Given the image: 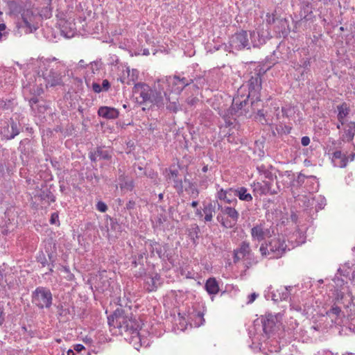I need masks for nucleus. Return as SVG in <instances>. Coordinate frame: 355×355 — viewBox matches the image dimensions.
Segmentation results:
<instances>
[{
	"mask_svg": "<svg viewBox=\"0 0 355 355\" xmlns=\"http://www.w3.org/2000/svg\"><path fill=\"white\" fill-rule=\"evenodd\" d=\"M119 187L123 191H132L135 188V182L132 179L128 178L124 175L119 177Z\"/></svg>",
	"mask_w": 355,
	"mask_h": 355,
	"instance_id": "nucleus-27",
	"label": "nucleus"
},
{
	"mask_svg": "<svg viewBox=\"0 0 355 355\" xmlns=\"http://www.w3.org/2000/svg\"><path fill=\"white\" fill-rule=\"evenodd\" d=\"M92 89L96 93H100L103 91L101 86L98 83H92Z\"/></svg>",
	"mask_w": 355,
	"mask_h": 355,
	"instance_id": "nucleus-58",
	"label": "nucleus"
},
{
	"mask_svg": "<svg viewBox=\"0 0 355 355\" xmlns=\"http://www.w3.org/2000/svg\"><path fill=\"white\" fill-rule=\"evenodd\" d=\"M110 82L107 79L103 80V83H102V86H101L103 91H107L110 89Z\"/></svg>",
	"mask_w": 355,
	"mask_h": 355,
	"instance_id": "nucleus-59",
	"label": "nucleus"
},
{
	"mask_svg": "<svg viewBox=\"0 0 355 355\" xmlns=\"http://www.w3.org/2000/svg\"><path fill=\"white\" fill-rule=\"evenodd\" d=\"M338 110V120L341 123V125L344 124L345 118L349 114L350 109L346 103H343L341 105L337 106Z\"/></svg>",
	"mask_w": 355,
	"mask_h": 355,
	"instance_id": "nucleus-31",
	"label": "nucleus"
},
{
	"mask_svg": "<svg viewBox=\"0 0 355 355\" xmlns=\"http://www.w3.org/2000/svg\"><path fill=\"white\" fill-rule=\"evenodd\" d=\"M37 262L40 263L43 267L48 264L47 259L42 252H40L37 256Z\"/></svg>",
	"mask_w": 355,
	"mask_h": 355,
	"instance_id": "nucleus-47",
	"label": "nucleus"
},
{
	"mask_svg": "<svg viewBox=\"0 0 355 355\" xmlns=\"http://www.w3.org/2000/svg\"><path fill=\"white\" fill-rule=\"evenodd\" d=\"M52 301V293L46 287L39 286L32 293V303L40 309L50 308Z\"/></svg>",
	"mask_w": 355,
	"mask_h": 355,
	"instance_id": "nucleus-6",
	"label": "nucleus"
},
{
	"mask_svg": "<svg viewBox=\"0 0 355 355\" xmlns=\"http://www.w3.org/2000/svg\"><path fill=\"white\" fill-rule=\"evenodd\" d=\"M326 314L331 318V321L336 322V320L340 316L341 309L338 306H333L326 312Z\"/></svg>",
	"mask_w": 355,
	"mask_h": 355,
	"instance_id": "nucleus-38",
	"label": "nucleus"
},
{
	"mask_svg": "<svg viewBox=\"0 0 355 355\" xmlns=\"http://www.w3.org/2000/svg\"><path fill=\"white\" fill-rule=\"evenodd\" d=\"M253 190V193L255 196L259 195H275L277 194L279 190V187L277 189L272 188V184L270 181H263L262 182H253L251 184Z\"/></svg>",
	"mask_w": 355,
	"mask_h": 355,
	"instance_id": "nucleus-11",
	"label": "nucleus"
},
{
	"mask_svg": "<svg viewBox=\"0 0 355 355\" xmlns=\"http://www.w3.org/2000/svg\"><path fill=\"white\" fill-rule=\"evenodd\" d=\"M151 89H152L147 84L144 83H137L135 84L132 92L139 96L141 98L139 103L144 104L148 103L149 101Z\"/></svg>",
	"mask_w": 355,
	"mask_h": 355,
	"instance_id": "nucleus-14",
	"label": "nucleus"
},
{
	"mask_svg": "<svg viewBox=\"0 0 355 355\" xmlns=\"http://www.w3.org/2000/svg\"><path fill=\"white\" fill-rule=\"evenodd\" d=\"M217 193L216 194V198L220 200H223L228 204H231L233 202H236V199L234 198V189L232 188H229L227 189H223L220 188L219 184L216 185Z\"/></svg>",
	"mask_w": 355,
	"mask_h": 355,
	"instance_id": "nucleus-16",
	"label": "nucleus"
},
{
	"mask_svg": "<svg viewBox=\"0 0 355 355\" xmlns=\"http://www.w3.org/2000/svg\"><path fill=\"white\" fill-rule=\"evenodd\" d=\"M136 207V202L134 200H129L128 202L125 205V209L131 211L133 210Z\"/></svg>",
	"mask_w": 355,
	"mask_h": 355,
	"instance_id": "nucleus-54",
	"label": "nucleus"
},
{
	"mask_svg": "<svg viewBox=\"0 0 355 355\" xmlns=\"http://www.w3.org/2000/svg\"><path fill=\"white\" fill-rule=\"evenodd\" d=\"M110 227L112 230H116L117 226H119L117 220L114 218H110Z\"/></svg>",
	"mask_w": 355,
	"mask_h": 355,
	"instance_id": "nucleus-61",
	"label": "nucleus"
},
{
	"mask_svg": "<svg viewBox=\"0 0 355 355\" xmlns=\"http://www.w3.org/2000/svg\"><path fill=\"white\" fill-rule=\"evenodd\" d=\"M173 79L175 80L173 83L178 87L177 89H178L179 93L181 92L187 86L191 85L194 81L196 82V85L200 84V85H202L205 83V79L201 77L196 79L190 77H180V76L175 75L173 76Z\"/></svg>",
	"mask_w": 355,
	"mask_h": 355,
	"instance_id": "nucleus-13",
	"label": "nucleus"
},
{
	"mask_svg": "<svg viewBox=\"0 0 355 355\" xmlns=\"http://www.w3.org/2000/svg\"><path fill=\"white\" fill-rule=\"evenodd\" d=\"M94 281V287L99 292H104L110 286L109 278L103 273H101L98 275H97L95 277Z\"/></svg>",
	"mask_w": 355,
	"mask_h": 355,
	"instance_id": "nucleus-23",
	"label": "nucleus"
},
{
	"mask_svg": "<svg viewBox=\"0 0 355 355\" xmlns=\"http://www.w3.org/2000/svg\"><path fill=\"white\" fill-rule=\"evenodd\" d=\"M205 288L209 295H216L220 290L218 283L214 277H210L206 281Z\"/></svg>",
	"mask_w": 355,
	"mask_h": 355,
	"instance_id": "nucleus-28",
	"label": "nucleus"
},
{
	"mask_svg": "<svg viewBox=\"0 0 355 355\" xmlns=\"http://www.w3.org/2000/svg\"><path fill=\"white\" fill-rule=\"evenodd\" d=\"M107 320L109 326L118 329L120 334L130 335V338H125V339L129 340L135 349H138L142 345L139 333L140 324L130 310L118 308L112 315L107 318Z\"/></svg>",
	"mask_w": 355,
	"mask_h": 355,
	"instance_id": "nucleus-1",
	"label": "nucleus"
},
{
	"mask_svg": "<svg viewBox=\"0 0 355 355\" xmlns=\"http://www.w3.org/2000/svg\"><path fill=\"white\" fill-rule=\"evenodd\" d=\"M252 250L250 248V245L249 242L242 241L239 245V247L236 249L234 250L233 254V259L234 263L239 262L240 260H242L245 257L249 256V254L252 252Z\"/></svg>",
	"mask_w": 355,
	"mask_h": 355,
	"instance_id": "nucleus-15",
	"label": "nucleus"
},
{
	"mask_svg": "<svg viewBox=\"0 0 355 355\" xmlns=\"http://www.w3.org/2000/svg\"><path fill=\"white\" fill-rule=\"evenodd\" d=\"M139 78V71L137 69H132L131 71L128 69V80L125 82L122 78L120 79L121 82L123 83H126L127 85H130L131 83H135Z\"/></svg>",
	"mask_w": 355,
	"mask_h": 355,
	"instance_id": "nucleus-35",
	"label": "nucleus"
},
{
	"mask_svg": "<svg viewBox=\"0 0 355 355\" xmlns=\"http://www.w3.org/2000/svg\"><path fill=\"white\" fill-rule=\"evenodd\" d=\"M155 220L153 222V227L155 228H161L163 223L166 222V217L163 214L157 215L155 218Z\"/></svg>",
	"mask_w": 355,
	"mask_h": 355,
	"instance_id": "nucleus-42",
	"label": "nucleus"
},
{
	"mask_svg": "<svg viewBox=\"0 0 355 355\" xmlns=\"http://www.w3.org/2000/svg\"><path fill=\"white\" fill-rule=\"evenodd\" d=\"M44 79L47 87H55L62 84L61 73L58 69H53L50 71L49 73H46V77Z\"/></svg>",
	"mask_w": 355,
	"mask_h": 355,
	"instance_id": "nucleus-19",
	"label": "nucleus"
},
{
	"mask_svg": "<svg viewBox=\"0 0 355 355\" xmlns=\"http://www.w3.org/2000/svg\"><path fill=\"white\" fill-rule=\"evenodd\" d=\"M293 68L299 73L297 80H304V76L309 71L310 60L308 58H303L299 62H293Z\"/></svg>",
	"mask_w": 355,
	"mask_h": 355,
	"instance_id": "nucleus-18",
	"label": "nucleus"
},
{
	"mask_svg": "<svg viewBox=\"0 0 355 355\" xmlns=\"http://www.w3.org/2000/svg\"><path fill=\"white\" fill-rule=\"evenodd\" d=\"M267 245H268L270 248V259L282 257L287 248L285 240L279 236L270 239L268 243H267Z\"/></svg>",
	"mask_w": 355,
	"mask_h": 355,
	"instance_id": "nucleus-9",
	"label": "nucleus"
},
{
	"mask_svg": "<svg viewBox=\"0 0 355 355\" xmlns=\"http://www.w3.org/2000/svg\"><path fill=\"white\" fill-rule=\"evenodd\" d=\"M242 260L245 261V266L247 268L255 266L259 262L257 258L254 256L252 252L249 254V256L245 257Z\"/></svg>",
	"mask_w": 355,
	"mask_h": 355,
	"instance_id": "nucleus-40",
	"label": "nucleus"
},
{
	"mask_svg": "<svg viewBox=\"0 0 355 355\" xmlns=\"http://www.w3.org/2000/svg\"><path fill=\"white\" fill-rule=\"evenodd\" d=\"M303 9L304 12L309 14L312 12V7L311 4L309 1H304L303 3Z\"/></svg>",
	"mask_w": 355,
	"mask_h": 355,
	"instance_id": "nucleus-53",
	"label": "nucleus"
},
{
	"mask_svg": "<svg viewBox=\"0 0 355 355\" xmlns=\"http://www.w3.org/2000/svg\"><path fill=\"white\" fill-rule=\"evenodd\" d=\"M73 349L77 352H80L85 349V347L82 344H76L73 345Z\"/></svg>",
	"mask_w": 355,
	"mask_h": 355,
	"instance_id": "nucleus-64",
	"label": "nucleus"
},
{
	"mask_svg": "<svg viewBox=\"0 0 355 355\" xmlns=\"http://www.w3.org/2000/svg\"><path fill=\"white\" fill-rule=\"evenodd\" d=\"M22 130L23 126L19 121L12 118L0 119V138L1 140H12Z\"/></svg>",
	"mask_w": 355,
	"mask_h": 355,
	"instance_id": "nucleus-2",
	"label": "nucleus"
},
{
	"mask_svg": "<svg viewBox=\"0 0 355 355\" xmlns=\"http://www.w3.org/2000/svg\"><path fill=\"white\" fill-rule=\"evenodd\" d=\"M332 162H334V166L340 168H344L347 164L348 159L345 155H343L341 153V151L336 150L333 153Z\"/></svg>",
	"mask_w": 355,
	"mask_h": 355,
	"instance_id": "nucleus-26",
	"label": "nucleus"
},
{
	"mask_svg": "<svg viewBox=\"0 0 355 355\" xmlns=\"http://www.w3.org/2000/svg\"><path fill=\"white\" fill-rule=\"evenodd\" d=\"M39 197L41 200H49L50 202H53L55 201V197L53 194V193L48 189L42 190L40 193L39 194Z\"/></svg>",
	"mask_w": 355,
	"mask_h": 355,
	"instance_id": "nucleus-39",
	"label": "nucleus"
},
{
	"mask_svg": "<svg viewBox=\"0 0 355 355\" xmlns=\"http://www.w3.org/2000/svg\"><path fill=\"white\" fill-rule=\"evenodd\" d=\"M160 280L161 277L157 273L154 275H148L145 279L146 289L148 292L155 291L161 284Z\"/></svg>",
	"mask_w": 355,
	"mask_h": 355,
	"instance_id": "nucleus-21",
	"label": "nucleus"
},
{
	"mask_svg": "<svg viewBox=\"0 0 355 355\" xmlns=\"http://www.w3.org/2000/svg\"><path fill=\"white\" fill-rule=\"evenodd\" d=\"M21 19H22V21H21V24H20L19 26L21 28L26 27V28H28V29H30L31 31V24L28 21V19L26 15H25V13L21 14Z\"/></svg>",
	"mask_w": 355,
	"mask_h": 355,
	"instance_id": "nucleus-46",
	"label": "nucleus"
},
{
	"mask_svg": "<svg viewBox=\"0 0 355 355\" xmlns=\"http://www.w3.org/2000/svg\"><path fill=\"white\" fill-rule=\"evenodd\" d=\"M257 169L259 173L263 175L264 178L266 179L272 180L274 178H277L264 164L258 165Z\"/></svg>",
	"mask_w": 355,
	"mask_h": 355,
	"instance_id": "nucleus-37",
	"label": "nucleus"
},
{
	"mask_svg": "<svg viewBox=\"0 0 355 355\" xmlns=\"http://www.w3.org/2000/svg\"><path fill=\"white\" fill-rule=\"evenodd\" d=\"M50 223L54 225H59V217L57 213H53L51 216Z\"/></svg>",
	"mask_w": 355,
	"mask_h": 355,
	"instance_id": "nucleus-55",
	"label": "nucleus"
},
{
	"mask_svg": "<svg viewBox=\"0 0 355 355\" xmlns=\"http://www.w3.org/2000/svg\"><path fill=\"white\" fill-rule=\"evenodd\" d=\"M170 178L174 182V187L179 191H182L183 184L182 180L178 178V171L173 170L170 171Z\"/></svg>",
	"mask_w": 355,
	"mask_h": 355,
	"instance_id": "nucleus-34",
	"label": "nucleus"
},
{
	"mask_svg": "<svg viewBox=\"0 0 355 355\" xmlns=\"http://www.w3.org/2000/svg\"><path fill=\"white\" fill-rule=\"evenodd\" d=\"M218 201H211L204 204L202 212L205 214V222H211L213 219V215L216 212V207L218 206Z\"/></svg>",
	"mask_w": 355,
	"mask_h": 355,
	"instance_id": "nucleus-25",
	"label": "nucleus"
},
{
	"mask_svg": "<svg viewBox=\"0 0 355 355\" xmlns=\"http://www.w3.org/2000/svg\"><path fill=\"white\" fill-rule=\"evenodd\" d=\"M200 232V227L196 223L191 225L190 227L188 228V236L193 241V243H196L197 240L198 239Z\"/></svg>",
	"mask_w": 355,
	"mask_h": 355,
	"instance_id": "nucleus-33",
	"label": "nucleus"
},
{
	"mask_svg": "<svg viewBox=\"0 0 355 355\" xmlns=\"http://www.w3.org/2000/svg\"><path fill=\"white\" fill-rule=\"evenodd\" d=\"M259 251H260V252H261L262 256L269 255L270 257V248H269V246L267 245V243H262L261 245L260 248H259Z\"/></svg>",
	"mask_w": 355,
	"mask_h": 355,
	"instance_id": "nucleus-49",
	"label": "nucleus"
},
{
	"mask_svg": "<svg viewBox=\"0 0 355 355\" xmlns=\"http://www.w3.org/2000/svg\"><path fill=\"white\" fill-rule=\"evenodd\" d=\"M257 297H258V295L256 294L255 293H251L250 295H248V304L252 303L256 300V298Z\"/></svg>",
	"mask_w": 355,
	"mask_h": 355,
	"instance_id": "nucleus-63",
	"label": "nucleus"
},
{
	"mask_svg": "<svg viewBox=\"0 0 355 355\" xmlns=\"http://www.w3.org/2000/svg\"><path fill=\"white\" fill-rule=\"evenodd\" d=\"M261 69L256 71L247 82L248 88V98H250L251 106L260 101V92L261 89Z\"/></svg>",
	"mask_w": 355,
	"mask_h": 355,
	"instance_id": "nucleus-5",
	"label": "nucleus"
},
{
	"mask_svg": "<svg viewBox=\"0 0 355 355\" xmlns=\"http://www.w3.org/2000/svg\"><path fill=\"white\" fill-rule=\"evenodd\" d=\"M44 90L42 87L41 84L37 85L35 83H29L24 86V92L26 94L28 92L33 96H40L43 93Z\"/></svg>",
	"mask_w": 355,
	"mask_h": 355,
	"instance_id": "nucleus-30",
	"label": "nucleus"
},
{
	"mask_svg": "<svg viewBox=\"0 0 355 355\" xmlns=\"http://www.w3.org/2000/svg\"><path fill=\"white\" fill-rule=\"evenodd\" d=\"M310 138L308 136H304L301 139V144L303 146H307L310 144Z\"/></svg>",
	"mask_w": 355,
	"mask_h": 355,
	"instance_id": "nucleus-60",
	"label": "nucleus"
},
{
	"mask_svg": "<svg viewBox=\"0 0 355 355\" xmlns=\"http://www.w3.org/2000/svg\"><path fill=\"white\" fill-rule=\"evenodd\" d=\"M61 270L67 274L66 279L69 281H72L74 279V275L70 271L69 267L67 266H62Z\"/></svg>",
	"mask_w": 355,
	"mask_h": 355,
	"instance_id": "nucleus-44",
	"label": "nucleus"
},
{
	"mask_svg": "<svg viewBox=\"0 0 355 355\" xmlns=\"http://www.w3.org/2000/svg\"><path fill=\"white\" fill-rule=\"evenodd\" d=\"M315 206V210L318 211L319 209H322L326 205V200L322 196H319L318 198H312L311 199H308L307 204L306 206L307 207L310 206Z\"/></svg>",
	"mask_w": 355,
	"mask_h": 355,
	"instance_id": "nucleus-32",
	"label": "nucleus"
},
{
	"mask_svg": "<svg viewBox=\"0 0 355 355\" xmlns=\"http://www.w3.org/2000/svg\"><path fill=\"white\" fill-rule=\"evenodd\" d=\"M168 104L166 105L167 110L176 113L179 110V104L177 102H171L168 101Z\"/></svg>",
	"mask_w": 355,
	"mask_h": 355,
	"instance_id": "nucleus-45",
	"label": "nucleus"
},
{
	"mask_svg": "<svg viewBox=\"0 0 355 355\" xmlns=\"http://www.w3.org/2000/svg\"><path fill=\"white\" fill-rule=\"evenodd\" d=\"M277 318L272 314H268L261 319L263 331L266 335H269L274 331Z\"/></svg>",
	"mask_w": 355,
	"mask_h": 355,
	"instance_id": "nucleus-22",
	"label": "nucleus"
},
{
	"mask_svg": "<svg viewBox=\"0 0 355 355\" xmlns=\"http://www.w3.org/2000/svg\"><path fill=\"white\" fill-rule=\"evenodd\" d=\"M218 209L220 210L222 214H218L216 220L220 225L225 228H232L237 223L239 218V212L233 207L218 204Z\"/></svg>",
	"mask_w": 355,
	"mask_h": 355,
	"instance_id": "nucleus-4",
	"label": "nucleus"
},
{
	"mask_svg": "<svg viewBox=\"0 0 355 355\" xmlns=\"http://www.w3.org/2000/svg\"><path fill=\"white\" fill-rule=\"evenodd\" d=\"M168 249V244L162 245L155 241H150L151 256L157 254L161 259H165L167 257L166 252Z\"/></svg>",
	"mask_w": 355,
	"mask_h": 355,
	"instance_id": "nucleus-17",
	"label": "nucleus"
},
{
	"mask_svg": "<svg viewBox=\"0 0 355 355\" xmlns=\"http://www.w3.org/2000/svg\"><path fill=\"white\" fill-rule=\"evenodd\" d=\"M96 154H97V156L99 159H103L105 160H109L112 157L109 150H105L102 147H98L96 148Z\"/></svg>",
	"mask_w": 355,
	"mask_h": 355,
	"instance_id": "nucleus-41",
	"label": "nucleus"
},
{
	"mask_svg": "<svg viewBox=\"0 0 355 355\" xmlns=\"http://www.w3.org/2000/svg\"><path fill=\"white\" fill-rule=\"evenodd\" d=\"M248 98H248V96L244 98L243 96H238L234 98L232 100V106L229 109L228 112H230L231 114H234L239 111H241L243 110L245 112H247L245 110V107L248 103Z\"/></svg>",
	"mask_w": 355,
	"mask_h": 355,
	"instance_id": "nucleus-20",
	"label": "nucleus"
},
{
	"mask_svg": "<svg viewBox=\"0 0 355 355\" xmlns=\"http://www.w3.org/2000/svg\"><path fill=\"white\" fill-rule=\"evenodd\" d=\"M229 42L230 46L237 51L250 49L248 35L245 31H241L232 35Z\"/></svg>",
	"mask_w": 355,
	"mask_h": 355,
	"instance_id": "nucleus-8",
	"label": "nucleus"
},
{
	"mask_svg": "<svg viewBox=\"0 0 355 355\" xmlns=\"http://www.w3.org/2000/svg\"><path fill=\"white\" fill-rule=\"evenodd\" d=\"M98 114L106 119H115L118 118L119 112L114 107L102 106L99 107Z\"/></svg>",
	"mask_w": 355,
	"mask_h": 355,
	"instance_id": "nucleus-24",
	"label": "nucleus"
},
{
	"mask_svg": "<svg viewBox=\"0 0 355 355\" xmlns=\"http://www.w3.org/2000/svg\"><path fill=\"white\" fill-rule=\"evenodd\" d=\"M223 118L224 119L225 125L227 127H230L234 124V121H232V119H231L227 114L223 115Z\"/></svg>",
	"mask_w": 355,
	"mask_h": 355,
	"instance_id": "nucleus-56",
	"label": "nucleus"
},
{
	"mask_svg": "<svg viewBox=\"0 0 355 355\" xmlns=\"http://www.w3.org/2000/svg\"><path fill=\"white\" fill-rule=\"evenodd\" d=\"M57 60L55 58L53 59H44L41 58L37 60V66H38V73L40 74L43 77H46V73H49L50 71L53 69H58L59 68L60 64L58 62H55Z\"/></svg>",
	"mask_w": 355,
	"mask_h": 355,
	"instance_id": "nucleus-12",
	"label": "nucleus"
},
{
	"mask_svg": "<svg viewBox=\"0 0 355 355\" xmlns=\"http://www.w3.org/2000/svg\"><path fill=\"white\" fill-rule=\"evenodd\" d=\"M252 241L261 242L266 238H270L273 234V230L268 227L265 223L256 224L250 231Z\"/></svg>",
	"mask_w": 355,
	"mask_h": 355,
	"instance_id": "nucleus-10",
	"label": "nucleus"
},
{
	"mask_svg": "<svg viewBox=\"0 0 355 355\" xmlns=\"http://www.w3.org/2000/svg\"><path fill=\"white\" fill-rule=\"evenodd\" d=\"M96 209L102 213L107 210V205L103 201H98L96 205Z\"/></svg>",
	"mask_w": 355,
	"mask_h": 355,
	"instance_id": "nucleus-50",
	"label": "nucleus"
},
{
	"mask_svg": "<svg viewBox=\"0 0 355 355\" xmlns=\"http://www.w3.org/2000/svg\"><path fill=\"white\" fill-rule=\"evenodd\" d=\"M190 195L193 198H197L199 195L198 189L191 183H189Z\"/></svg>",
	"mask_w": 355,
	"mask_h": 355,
	"instance_id": "nucleus-52",
	"label": "nucleus"
},
{
	"mask_svg": "<svg viewBox=\"0 0 355 355\" xmlns=\"http://www.w3.org/2000/svg\"><path fill=\"white\" fill-rule=\"evenodd\" d=\"M291 186L295 189L304 187L307 192L313 193L318 191L319 183L316 177L313 175L306 176L300 173L297 178L292 181Z\"/></svg>",
	"mask_w": 355,
	"mask_h": 355,
	"instance_id": "nucleus-7",
	"label": "nucleus"
},
{
	"mask_svg": "<svg viewBox=\"0 0 355 355\" xmlns=\"http://www.w3.org/2000/svg\"><path fill=\"white\" fill-rule=\"evenodd\" d=\"M170 78L171 77L166 76L157 80L154 85V89H151L150 99L148 103H150L159 108L164 107V98L169 101V98L167 97V94L165 91V85H168Z\"/></svg>",
	"mask_w": 355,
	"mask_h": 355,
	"instance_id": "nucleus-3",
	"label": "nucleus"
},
{
	"mask_svg": "<svg viewBox=\"0 0 355 355\" xmlns=\"http://www.w3.org/2000/svg\"><path fill=\"white\" fill-rule=\"evenodd\" d=\"M30 143V140L28 139H25L21 140L19 142V146L18 147V150L23 154H26L25 151V145Z\"/></svg>",
	"mask_w": 355,
	"mask_h": 355,
	"instance_id": "nucleus-51",
	"label": "nucleus"
},
{
	"mask_svg": "<svg viewBox=\"0 0 355 355\" xmlns=\"http://www.w3.org/2000/svg\"><path fill=\"white\" fill-rule=\"evenodd\" d=\"M234 196H237L239 200L243 201L251 202L252 200L251 193H250L248 189L243 187L234 189Z\"/></svg>",
	"mask_w": 355,
	"mask_h": 355,
	"instance_id": "nucleus-29",
	"label": "nucleus"
},
{
	"mask_svg": "<svg viewBox=\"0 0 355 355\" xmlns=\"http://www.w3.org/2000/svg\"><path fill=\"white\" fill-rule=\"evenodd\" d=\"M345 135L348 141H352L355 135V122L350 121L347 123L345 128Z\"/></svg>",
	"mask_w": 355,
	"mask_h": 355,
	"instance_id": "nucleus-36",
	"label": "nucleus"
},
{
	"mask_svg": "<svg viewBox=\"0 0 355 355\" xmlns=\"http://www.w3.org/2000/svg\"><path fill=\"white\" fill-rule=\"evenodd\" d=\"M292 286H286L283 288V291L281 293H279V299L280 300H286L290 295V290L292 289Z\"/></svg>",
	"mask_w": 355,
	"mask_h": 355,
	"instance_id": "nucleus-43",
	"label": "nucleus"
},
{
	"mask_svg": "<svg viewBox=\"0 0 355 355\" xmlns=\"http://www.w3.org/2000/svg\"><path fill=\"white\" fill-rule=\"evenodd\" d=\"M198 101L199 99L196 97H189L187 99V104L191 106L195 105Z\"/></svg>",
	"mask_w": 355,
	"mask_h": 355,
	"instance_id": "nucleus-57",
	"label": "nucleus"
},
{
	"mask_svg": "<svg viewBox=\"0 0 355 355\" xmlns=\"http://www.w3.org/2000/svg\"><path fill=\"white\" fill-rule=\"evenodd\" d=\"M334 282L336 284V286H338H338L342 287L343 285L344 284V280L339 277L334 278Z\"/></svg>",
	"mask_w": 355,
	"mask_h": 355,
	"instance_id": "nucleus-62",
	"label": "nucleus"
},
{
	"mask_svg": "<svg viewBox=\"0 0 355 355\" xmlns=\"http://www.w3.org/2000/svg\"><path fill=\"white\" fill-rule=\"evenodd\" d=\"M39 96H33L29 100V105L33 110H35V106H37V104L40 103V99L38 98Z\"/></svg>",
	"mask_w": 355,
	"mask_h": 355,
	"instance_id": "nucleus-48",
	"label": "nucleus"
}]
</instances>
